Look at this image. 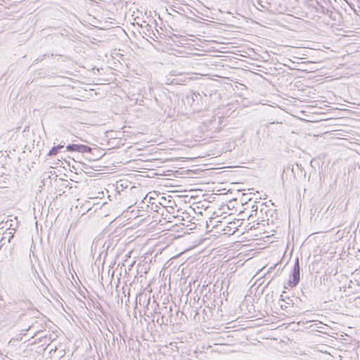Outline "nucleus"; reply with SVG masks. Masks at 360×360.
<instances>
[{
  "label": "nucleus",
  "mask_w": 360,
  "mask_h": 360,
  "mask_svg": "<svg viewBox=\"0 0 360 360\" xmlns=\"http://www.w3.org/2000/svg\"><path fill=\"white\" fill-rule=\"evenodd\" d=\"M31 306L32 303L29 300H22L15 302H9L7 305L8 309L10 311H13L15 313L21 311L22 313L20 314V316L23 315V311L29 309Z\"/></svg>",
  "instance_id": "f257e3e1"
},
{
  "label": "nucleus",
  "mask_w": 360,
  "mask_h": 360,
  "mask_svg": "<svg viewBox=\"0 0 360 360\" xmlns=\"http://www.w3.org/2000/svg\"><path fill=\"white\" fill-rule=\"evenodd\" d=\"M66 150L68 151H75V152L84 153H91L92 148L86 145L72 143V144L68 145L66 147Z\"/></svg>",
  "instance_id": "f03ea898"
},
{
  "label": "nucleus",
  "mask_w": 360,
  "mask_h": 360,
  "mask_svg": "<svg viewBox=\"0 0 360 360\" xmlns=\"http://www.w3.org/2000/svg\"><path fill=\"white\" fill-rule=\"evenodd\" d=\"M30 324L27 326V328L22 329L21 331H27L33 330V333L32 335V338L34 337L39 333L44 332L40 328H43L40 323H39L34 319H31Z\"/></svg>",
  "instance_id": "7ed1b4c3"
},
{
  "label": "nucleus",
  "mask_w": 360,
  "mask_h": 360,
  "mask_svg": "<svg viewBox=\"0 0 360 360\" xmlns=\"http://www.w3.org/2000/svg\"><path fill=\"white\" fill-rule=\"evenodd\" d=\"M300 280V272L299 271H294L292 270V274L290 276V278L288 281V285L290 287H295L296 286Z\"/></svg>",
  "instance_id": "20e7f679"
},
{
  "label": "nucleus",
  "mask_w": 360,
  "mask_h": 360,
  "mask_svg": "<svg viewBox=\"0 0 360 360\" xmlns=\"http://www.w3.org/2000/svg\"><path fill=\"white\" fill-rule=\"evenodd\" d=\"M163 311H164V313H169V317H167L165 316V325L167 326L169 323L174 325V323H172V306H169V307H167V306L162 307L160 309V311L159 312V314H162L163 313Z\"/></svg>",
  "instance_id": "39448f33"
},
{
  "label": "nucleus",
  "mask_w": 360,
  "mask_h": 360,
  "mask_svg": "<svg viewBox=\"0 0 360 360\" xmlns=\"http://www.w3.org/2000/svg\"><path fill=\"white\" fill-rule=\"evenodd\" d=\"M115 341L117 342L118 349H120L122 347H123L125 345V340L120 334H119L116 337H113V342L112 344L115 345Z\"/></svg>",
  "instance_id": "423d86ee"
},
{
  "label": "nucleus",
  "mask_w": 360,
  "mask_h": 360,
  "mask_svg": "<svg viewBox=\"0 0 360 360\" xmlns=\"http://www.w3.org/2000/svg\"><path fill=\"white\" fill-rule=\"evenodd\" d=\"M292 270L294 271H299V272H300V262H299L298 257H297L296 259H295V262Z\"/></svg>",
  "instance_id": "0eeeda50"
},
{
  "label": "nucleus",
  "mask_w": 360,
  "mask_h": 360,
  "mask_svg": "<svg viewBox=\"0 0 360 360\" xmlns=\"http://www.w3.org/2000/svg\"><path fill=\"white\" fill-rule=\"evenodd\" d=\"M165 313H162L160 318L157 319V323L160 326L165 324Z\"/></svg>",
  "instance_id": "6e6552de"
},
{
  "label": "nucleus",
  "mask_w": 360,
  "mask_h": 360,
  "mask_svg": "<svg viewBox=\"0 0 360 360\" xmlns=\"http://www.w3.org/2000/svg\"><path fill=\"white\" fill-rule=\"evenodd\" d=\"M321 13H323L324 15H328L329 17L331 18L332 11H330L328 9L324 8L323 6L321 7Z\"/></svg>",
  "instance_id": "1a4fd4ad"
},
{
  "label": "nucleus",
  "mask_w": 360,
  "mask_h": 360,
  "mask_svg": "<svg viewBox=\"0 0 360 360\" xmlns=\"http://www.w3.org/2000/svg\"><path fill=\"white\" fill-rule=\"evenodd\" d=\"M4 236H6V242L11 243V239H13V238L14 236V233L10 231L8 233H5Z\"/></svg>",
  "instance_id": "9d476101"
},
{
  "label": "nucleus",
  "mask_w": 360,
  "mask_h": 360,
  "mask_svg": "<svg viewBox=\"0 0 360 360\" xmlns=\"http://www.w3.org/2000/svg\"><path fill=\"white\" fill-rule=\"evenodd\" d=\"M58 153V150H57V148H55V146H53V148H51V149L49 150V153H48V155L49 156H53V155H56L57 153Z\"/></svg>",
  "instance_id": "9b49d317"
},
{
  "label": "nucleus",
  "mask_w": 360,
  "mask_h": 360,
  "mask_svg": "<svg viewBox=\"0 0 360 360\" xmlns=\"http://www.w3.org/2000/svg\"><path fill=\"white\" fill-rule=\"evenodd\" d=\"M257 205H253L252 206V212H257Z\"/></svg>",
  "instance_id": "f8f14e48"
},
{
  "label": "nucleus",
  "mask_w": 360,
  "mask_h": 360,
  "mask_svg": "<svg viewBox=\"0 0 360 360\" xmlns=\"http://www.w3.org/2000/svg\"><path fill=\"white\" fill-rule=\"evenodd\" d=\"M64 147L63 145L59 144L57 146H55V148H57V150H59V149L63 148Z\"/></svg>",
  "instance_id": "ddd939ff"
},
{
  "label": "nucleus",
  "mask_w": 360,
  "mask_h": 360,
  "mask_svg": "<svg viewBox=\"0 0 360 360\" xmlns=\"http://www.w3.org/2000/svg\"><path fill=\"white\" fill-rule=\"evenodd\" d=\"M259 4L260 5V6H261L262 8H265V6H263V4H262L261 3H259Z\"/></svg>",
  "instance_id": "4468645a"
},
{
  "label": "nucleus",
  "mask_w": 360,
  "mask_h": 360,
  "mask_svg": "<svg viewBox=\"0 0 360 360\" xmlns=\"http://www.w3.org/2000/svg\"><path fill=\"white\" fill-rule=\"evenodd\" d=\"M276 265H277V264L274 265L273 267H271V268H270V269H275V267H276Z\"/></svg>",
  "instance_id": "2eb2a0df"
},
{
  "label": "nucleus",
  "mask_w": 360,
  "mask_h": 360,
  "mask_svg": "<svg viewBox=\"0 0 360 360\" xmlns=\"http://www.w3.org/2000/svg\"><path fill=\"white\" fill-rule=\"evenodd\" d=\"M167 316H167V317H169V313H167Z\"/></svg>",
  "instance_id": "dca6fc26"
}]
</instances>
